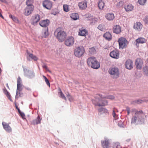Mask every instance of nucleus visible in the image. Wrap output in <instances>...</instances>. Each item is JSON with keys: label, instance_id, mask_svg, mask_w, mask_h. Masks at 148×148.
Segmentation results:
<instances>
[{"label": "nucleus", "instance_id": "nucleus-1", "mask_svg": "<svg viewBox=\"0 0 148 148\" xmlns=\"http://www.w3.org/2000/svg\"><path fill=\"white\" fill-rule=\"evenodd\" d=\"M105 98L112 99H114V97L111 95L105 96L101 94L97 95L95 97L94 99H92V103L95 106H105L108 104L107 101L105 99Z\"/></svg>", "mask_w": 148, "mask_h": 148}, {"label": "nucleus", "instance_id": "nucleus-2", "mask_svg": "<svg viewBox=\"0 0 148 148\" xmlns=\"http://www.w3.org/2000/svg\"><path fill=\"white\" fill-rule=\"evenodd\" d=\"M134 110L135 113L132 118L131 123L135 125L143 124L145 122L144 116L146 118L147 116L145 115L142 110L139 111L136 110L135 109Z\"/></svg>", "mask_w": 148, "mask_h": 148}, {"label": "nucleus", "instance_id": "nucleus-3", "mask_svg": "<svg viewBox=\"0 0 148 148\" xmlns=\"http://www.w3.org/2000/svg\"><path fill=\"white\" fill-rule=\"evenodd\" d=\"M87 62L89 66L95 69H98L100 67L99 62L94 57L89 58L87 60Z\"/></svg>", "mask_w": 148, "mask_h": 148}, {"label": "nucleus", "instance_id": "nucleus-4", "mask_svg": "<svg viewBox=\"0 0 148 148\" xmlns=\"http://www.w3.org/2000/svg\"><path fill=\"white\" fill-rule=\"evenodd\" d=\"M108 72L111 77L113 79H117L119 77V69L117 67L110 68Z\"/></svg>", "mask_w": 148, "mask_h": 148}, {"label": "nucleus", "instance_id": "nucleus-5", "mask_svg": "<svg viewBox=\"0 0 148 148\" xmlns=\"http://www.w3.org/2000/svg\"><path fill=\"white\" fill-rule=\"evenodd\" d=\"M54 35L60 42L64 41L66 36V33L64 31L56 30L55 31Z\"/></svg>", "mask_w": 148, "mask_h": 148}, {"label": "nucleus", "instance_id": "nucleus-6", "mask_svg": "<svg viewBox=\"0 0 148 148\" xmlns=\"http://www.w3.org/2000/svg\"><path fill=\"white\" fill-rule=\"evenodd\" d=\"M85 50L84 47L81 46L76 48L74 51V54L75 56L80 58L84 53Z\"/></svg>", "mask_w": 148, "mask_h": 148}, {"label": "nucleus", "instance_id": "nucleus-7", "mask_svg": "<svg viewBox=\"0 0 148 148\" xmlns=\"http://www.w3.org/2000/svg\"><path fill=\"white\" fill-rule=\"evenodd\" d=\"M118 42L120 49H122L126 47L127 41L125 38L122 37L120 38L119 39Z\"/></svg>", "mask_w": 148, "mask_h": 148}, {"label": "nucleus", "instance_id": "nucleus-8", "mask_svg": "<svg viewBox=\"0 0 148 148\" xmlns=\"http://www.w3.org/2000/svg\"><path fill=\"white\" fill-rule=\"evenodd\" d=\"M23 69L24 75L25 76L30 79L33 78L34 77L35 73L33 71L29 70L24 68Z\"/></svg>", "mask_w": 148, "mask_h": 148}, {"label": "nucleus", "instance_id": "nucleus-9", "mask_svg": "<svg viewBox=\"0 0 148 148\" xmlns=\"http://www.w3.org/2000/svg\"><path fill=\"white\" fill-rule=\"evenodd\" d=\"M74 42V38L72 36L68 37L65 40V45L68 47L72 46Z\"/></svg>", "mask_w": 148, "mask_h": 148}, {"label": "nucleus", "instance_id": "nucleus-10", "mask_svg": "<svg viewBox=\"0 0 148 148\" xmlns=\"http://www.w3.org/2000/svg\"><path fill=\"white\" fill-rule=\"evenodd\" d=\"M40 16L38 14H36L32 16L31 19L32 24L35 25L40 19Z\"/></svg>", "mask_w": 148, "mask_h": 148}, {"label": "nucleus", "instance_id": "nucleus-11", "mask_svg": "<svg viewBox=\"0 0 148 148\" xmlns=\"http://www.w3.org/2000/svg\"><path fill=\"white\" fill-rule=\"evenodd\" d=\"M34 10L33 6H28L25 9L24 11V14L28 16Z\"/></svg>", "mask_w": 148, "mask_h": 148}, {"label": "nucleus", "instance_id": "nucleus-12", "mask_svg": "<svg viewBox=\"0 0 148 148\" xmlns=\"http://www.w3.org/2000/svg\"><path fill=\"white\" fill-rule=\"evenodd\" d=\"M43 6L49 10H50L51 8L52 4L51 1L49 0H45L43 3Z\"/></svg>", "mask_w": 148, "mask_h": 148}, {"label": "nucleus", "instance_id": "nucleus-13", "mask_svg": "<svg viewBox=\"0 0 148 148\" xmlns=\"http://www.w3.org/2000/svg\"><path fill=\"white\" fill-rule=\"evenodd\" d=\"M143 64V60L140 58H138L136 60L135 65L138 69H142Z\"/></svg>", "mask_w": 148, "mask_h": 148}, {"label": "nucleus", "instance_id": "nucleus-14", "mask_svg": "<svg viewBox=\"0 0 148 148\" xmlns=\"http://www.w3.org/2000/svg\"><path fill=\"white\" fill-rule=\"evenodd\" d=\"M125 68L129 70H131L133 68V62L132 60H127L125 63Z\"/></svg>", "mask_w": 148, "mask_h": 148}, {"label": "nucleus", "instance_id": "nucleus-15", "mask_svg": "<svg viewBox=\"0 0 148 148\" xmlns=\"http://www.w3.org/2000/svg\"><path fill=\"white\" fill-rule=\"evenodd\" d=\"M50 21L49 20L46 19L41 20L39 22L40 25L42 27H47L49 25Z\"/></svg>", "mask_w": 148, "mask_h": 148}, {"label": "nucleus", "instance_id": "nucleus-16", "mask_svg": "<svg viewBox=\"0 0 148 148\" xmlns=\"http://www.w3.org/2000/svg\"><path fill=\"white\" fill-rule=\"evenodd\" d=\"M87 20L91 25H93L97 21L95 17L90 14L87 18Z\"/></svg>", "mask_w": 148, "mask_h": 148}, {"label": "nucleus", "instance_id": "nucleus-17", "mask_svg": "<svg viewBox=\"0 0 148 148\" xmlns=\"http://www.w3.org/2000/svg\"><path fill=\"white\" fill-rule=\"evenodd\" d=\"M110 55L112 58L118 59L119 58V53L118 51L114 50L110 53Z\"/></svg>", "mask_w": 148, "mask_h": 148}, {"label": "nucleus", "instance_id": "nucleus-18", "mask_svg": "<svg viewBox=\"0 0 148 148\" xmlns=\"http://www.w3.org/2000/svg\"><path fill=\"white\" fill-rule=\"evenodd\" d=\"M22 85L20 84L19 87L18 88V85H17V89L16 90V93L15 96V98L17 99L19 97H21V94L20 93V92L22 90Z\"/></svg>", "mask_w": 148, "mask_h": 148}, {"label": "nucleus", "instance_id": "nucleus-19", "mask_svg": "<svg viewBox=\"0 0 148 148\" xmlns=\"http://www.w3.org/2000/svg\"><path fill=\"white\" fill-rule=\"evenodd\" d=\"M2 124L4 129L8 132H10L12 131V129L9 125L7 123L3 122Z\"/></svg>", "mask_w": 148, "mask_h": 148}, {"label": "nucleus", "instance_id": "nucleus-20", "mask_svg": "<svg viewBox=\"0 0 148 148\" xmlns=\"http://www.w3.org/2000/svg\"><path fill=\"white\" fill-rule=\"evenodd\" d=\"M41 120L42 118H40V116L38 115L36 118L33 120L31 122V124L33 125H35L40 124Z\"/></svg>", "mask_w": 148, "mask_h": 148}, {"label": "nucleus", "instance_id": "nucleus-21", "mask_svg": "<svg viewBox=\"0 0 148 148\" xmlns=\"http://www.w3.org/2000/svg\"><path fill=\"white\" fill-rule=\"evenodd\" d=\"M105 17L108 21H112L114 18V14L112 13H108L106 14Z\"/></svg>", "mask_w": 148, "mask_h": 148}, {"label": "nucleus", "instance_id": "nucleus-22", "mask_svg": "<svg viewBox=\"0 0 148 148\" xmlns=\"http://www.w3.org/2000/svg\"><path fill=\"white\" fill-rule=\"evenodd\" d=\"M143 25L140 22H137L135 23L134 25V28L136 30L139 31L142 28Z\"/></svg>", "mask_w": 148, "mask_h": 148}, {"label": "nucleus", "instance_id": "nucleus-23", "mask_svg": "<svg viewBox=\"0 0 148 148\" xmlns=\"http://www.w3.org/2000/svg\"><path fill=\"white\" fill-rule=\"evenodd\" d=\"M101 142L103 148H108L109 143L108 139L106 138L104 140H101Z\"/></svg>", "mask_w": 148, "mask_h": 148}, {"label": "nucleus", "instance_id": "nucleus-24", "mask_svg": "<svg viewBox=\"0 0 148 148\" xmlns=\"http://www.w3.org/2000/svg\"><path fill=\"white\" fill-rule=\"evenodd\" d=\"M27 53L28 55V56L27 58V59L28 60L30 61L29 58L35 61L37 60L38 58L36 56L34 55L33 54L30 53L27 50Z\"/></svg>", "mask_w": 148, "mask_h": 148}, {"label": "nucleus", "instance_id": "nucleus-25", "mask_svg": "<svg viewBox=\"0 0 148 148\" xmlns=\"http://www.w3.org/2000/svg\"><path fill=\"white\" fill-rule=\"evenodd\" d=\"M113 32L114 33L116 34L120 33L121 32V28L119 25H116L114 27L113 29Z\"/></svg>", "mask_w": 148, "mask_h": 148}, {"label": "nucleus", "instance_id": "nucleus-26", "mask_svg": "<svg viewBox=\"0 0 148 148\" xmlns=\"http://www.w3.org/2000/svg\"><path fill=\"white\" fill-rule=\"evenodd\" d=\"M99 114L100 115L105 114H108L109 112L108 110L106 108H101L98 109Z\"/></svg>", "mask_w": 148, "mask_h": 148}, {"label": "nucleus", "instance_id": "nucleus-27", "mask_svg": "<svg viewBox=\"0 0 148 148\" xmlns=\"http://www.w3.org/2000/svg\"><path fill=\"white\" fill-rule=\"evenodd\" d=\"M78 6L80 9H85L87 7V2L86 1L80 2L78 4Z\"/></svg>", "mask_w": 148, "mask_h": 148}, {"label": "nucleus", "instance_id": "nucleus-28", "mask_svg": "<svg viewBox=\"0 0 148 148\" xmlns=\"http://www.w3.org/2000/svg\"><path fill=\"white\" fill-rule=\"evenodd\" d=\"M133 6L130 4H126L124 6V8L126 11H132L133 9Z\"/></svg>", "mask_w": 148, "mask_h": 148}, {"label": "nucleus", "instance_id": "nucleus-29", "mask_svg": "<svg viewBox=\"0 0 148 148\" xmlns=\"http://www.w3.org/2000/svg\"><path fill=\"white\" fill-rule=\"evenodd\" d=\"M103 37L106 40H111L112 39V36L110 33L108 32L105 33L103 35Z\"/></svg>", "mask_w": 148, "mask_h": 148}, {"label": "nucleus", "instance_id": "nucleus-30", "mask_svg": "<svg viewBox=\"0 0 148 148\" xmlns=\"http://www.w3.org/2000/svg\"><path fill=\"white\" fill-rule=\"evenodd\" d=\"M98 5L99 9L101 10H103L105 5V3L104 1L102 0L99 1L98 3Z\"/></svg>", "mask_w": 148, "mask_h": 148}, {"label": "nucleus", "instance_id": "nucleus-31", "mask_svg": "<svg viewBox=\"0 0 148 148\" xmlns=\"http://www.w3.org/2000/svg\"><path fill=\"white\" fill-rule=\"evenodd\" d=\"M3 91L5 95L10 101H12V100L11 98V96L10 93L5 88H4L3 89Z\"/></svg>", "mask_w": 148, "mask_h": 148}, {"label": "nucleus", "instance_id": "nucleus-32", "mask_svg": "<svg viewBox=\"0 0 148 148\" xmlns=\"http://www.w3.org/2000/svg\"><path fill=\"white\" fill-rule=\"evenodd\" d=\"M87 33V31L86 30V29H82V30H80L79 34L82 36H85Z\"/></svg>", "mask_w": 148, "mask_h": 148}, {"label": "nucleus", "instance_id": "nucleus-33", "mask_svg": "<svg viewBox=\"0 0 148 148\" xmlns=\"http://www.w3.org/2000/svg\"><path fill=\"white\" fill-rule=\"evenodd\" d=\"M71 18L74 20H76L79 18V16L78 14L76 13H73L70 16Z\"/></svg>", "mask_w": 148, "mask_h": 148}, {"label": "nucleus", "instance_id": "nucleus-34", "mask_svg": "<svg viewBox=\"0 0 148 148\" xmlns=\"http://www.w3.org/2000/svg\"><path fill=\"white\" fill-rule=\"evenodd\" d=\"M145 38H138L136 40V41L137 42L139 43H143L145 42Z\"/></svg>", "mask_w": 148, "mask_h": 148}, {"label": "nucleus", "instance_id": "nucleus-35", "mask_svg": "<svg viewBox=\"0 0 148 148\" xmlns=\"http://www.w3.org/2000/svg\"><path fill=\"white\" fill-rule=\"evenodd\" d=\"M9 17L11 18L12 20L16 23L18 22V19L15 17L14 16L12 15V14H10L9 15Z\"/></svg>", "mask_w": 148, "mask_h": 148}, {"label": "nucleus", "instance_id": "nucleus-36", "mask_svg": "<svg viewBox=\"0 0 148 148\" xmlns=\"http://www.w3.org/2000/svg\"><path fill=\"white\" fill-rule=\"evenodd\" d=\"M48 27H47L46 29L44 31V33L43 34V37L46 38L49 36V33L48 32Z\"/></svg>", "mask_w": 148, "mask_h": 148}, {"label": "nucleus", "instance_id": "nucleus-37", "mask_svg": "<svg viewBox=\"0 0 148 148\" xmlns=\"http://www.w3.org/2000/svg\"><path fill=\"white\" fill-rule=\"evenodd\" d=\"M98 28L101 31H103L105 29V26L104 24H100L98 27Z\"/></svg>", "mask_w": 148, "mask_h": 148}, {"label": "nucleus", "instance_id": "nucleus-38", "mask_svg": "<svg viewBox=\"0 0 148 148\" xmlns=\"http://www.w3.org/2000/svg\"><path fill=\"white\" fill-rule=\"evenodd\" d=\"M59 93H60V97H61L62 98V99H64L65 100H66V97H65L64 95L62 93L61 89L60 88L59 89Z\"/></svg>", "mask_w": 148, "mask_h": 148}, {"label": "nucleus", "instance_id": "nucleus-39", "mask_svg": "<svg viewBox=\"0 0 148 148\" xmlns=\"http://www.w3.org/2000/svg\"><path fill=\"white\" fill-rule=\"evenodd\" d=\"M89 51L90 53L93 54L95 53L96 50L95 48L94 47H91L89 49Z\"/></svg>", "mask_w": 148, "mask_h": 148}, {"label": "nucleus", "instance_id": "nucleus-40", "mask_svg": "<svg viewBox=\"0 0 148 148\" xmlns=\"http://www.w3.org/2000/svg\"><path fill=\"white\" fill-rule=\"evenodd\" d=\"M146 1L147 0H138V2L140 5H144Z\"/></svg>", "mask_w": 148, "mask_h": 148}, {"label": "nucleus", "instance_id": "nucleus-41", "mask_svg": "<svg viewBox=\"0 0 148 148\" xmlns=\"http://www.w3.org/2000/svg\"><path fill=\"white\" fill-rule=\"evenodd\" d=\"M123 2L122 1H121L117 3L116 6L117 8H120L123 5Z\"/></svg>", "mask_w": 148, "mask_h": 148}, {"label": "nucleus", "instance_id": "nucleus-42", "mask_svg": "<svg viewBox=\"0 0 148 148\" xmlns=\"http://www.w3.org/2000/svg\"><path fill=\"white\" fill-rule=\"evenodd\" d=\"M43 76L44 78V79L45 80V81L46 82V84H47V85L48 86H49L50 87V83H49V82L48 79L46 77H45V76L43 75Z\"/></svg>", "mask_w": 148, "mask_h": 148}, {"label": "nucleus", "instance_id": "nucleus-43", "mask_svg": "<svg viewBox=\"0 0 148 148\" xmlns=\"http://www.w3.org/2000/svg\"><path fill=\"white\" fill-rule=\"evenodd\" d=\"M33 1V0H27L26 1V4L27 5V6H33L32 5V3Z\"/></svg>", "mask_w": 148, "mask_h": 148}, {"label": "nucleus", "instance_id": "nucleus-44", "mask_svg": "<svg viewBox=\"0 0 148 148\" xmlns=\"http://www.w3.org/2000/svg\"><path fill=\"white\" fill-rule=\"evenodd\" d=\"M21 83L22 82L21 78L19 77H18V78L17 81V85H18V88L19 87V86L20 85V84H21Z\"/></svg>", "mask_w": 148, "mask_h": 148}, {"label": "nucleus", "instance_id": "nucleus-45", "mask_svg": "<svg viewBox=\"0 0 148 148\" xmlns=\"http://www.w3.org/2000/svg\"><path fill=\"white\" fill-rule=\"evenodd\" d=\"M118 126L120 127H122V128L124 127L123 123L121 121H119L118 123Z\"/></svg>", "mask_w": 148, "mask_h": 148}, {"label": "nucleus", "instance_id": "nucleus-46", "mask_svg": "<svg viewBox=\"0 0 148 148\" xmlns=\"http://www.w3.org/2000/svg\"><path fill=\"white\" fill-rule=\"evenodd\" d=\"M63 9L64 11L67 12L69 11L68 6L67 5H63Z\"/></svg>", "mask_w": 148, "mask_h": 148}, {"label": "nucleus", "instance_id": "nucleus-47", "mask_svg": "<svg viewBox=\"0 0 148 148\" xmlns=\"http://www.w3.org/2000/svg\"><path fill=\"white\" fill-rule=\"evenodd\" d=\"M143 101L140 99H138L134 101L133 102L138 104L141 103Z\"/></svg>", "mask_w": 148, "mask_h": 148}, {"label": "nucleus", "instance_id": "nucleus-48", "mask_svg": "<svg viewBox=\"0 0 148 148\" xmlns=\"http://www.w3.org/2000/svg\"><path fill=\"white\" fill-rule=\"evenodd\" d=\"M19 114L23 119H25V115L24 113L21 112Z\"/></svg>", "mask_w": 148, "mask_h": 148}, {"label": "nucleus", "instance_id": "nucleus-49", "mask_svg": "<svg viewBox=\"0 0 148 148\" xmlns=\"http://www.w3.org/2000/svg\"><path fill=\"white\" fill-rule=\"evenodd\" d=\"M144 21L146 24H148V16L145 17Z\"/></svg>", "mask_w": 148, "mask_h": 148}, {"label": "nucleus", "instance_id": "nucleus-50", "mask_svg": "<svg viewBox=\"0 0 148 148\" xmlns=\"http://www.w3.org/2000/svg\"><path fill=\"white\" fill-rule=\"evenodd\" d=\"M42 67L44 68V69H45L47 71V70H48V71L49 72H50L51 71H49L48 69V68H47V66L45 64H44L42 66Z\"/></svg>", "mask_w": 148, "mask_h": 148}, {"label": "nucleus", "instance_id": "nucleus-51", "mask_svg": "<svg viewBox=\"0 0 148 148\" xmlns=\"http://www.w3.org/2000/svg\"><path fill=\"white\" fill-rule=\"evenodd\" d=\"M127 112V115H129L130 112V109L128 107L126 108V110Z\"/></svg>", "mask_w": 148, "mask_h": 148}, {"label": "nucleus", "instance_id": "nucleus-52", "mask_svg": "<svg viewBox=\"0 0 148 148\" xmlns=\"http://www.w3.org/2000/svg\"><path fill=\"white\" fill-rule=\"evenodd\" d=\"M112 115H113V116L114 117V118L115 119L116 114L115 113V111L114 110H113Z\"/></svg>", "mask_w": 148, "mask_h": 148}, {"label": "nucleus", "instance_id": "nucleus-53", "mask_svg": "<svg viewBox=\"0 0 148 148\" xmlns=\"http://www.w3.org/2000/svg\"><path fill=\"white\" fill-rule=\"evenodd\" d=\"M68 99L69 101H72L73 100V97L71 96L68 97Z\"/></svg>", "mask_w": 148, "mask_h": 148}, {"label": "nucleus", "instance_id": "nucleus-54", "mask_svg": "<svg viewBox=\"0 0 148 148\" xmlns=\"http://www.w3.org/2000/svg\"><path fill=\"white\" fill-rule=\"evenodd\" d=\"M51 14H53L54 15H56L57 14V13L56 12H54L53 10H52L51 12Z\"/></svg>", "mask_w": 148, "mask_h": 148}, {"label": "nucleus", "instance_id": "nucleus-55", "mask_svg": "<svg viewBox=\"0 0 148 148\" xmlns=\"http://www.w3.org/2000/svg\"><path fill=\"white\" fill-rule=\"evenodd\" d=\"M25 88L28 90L30 91L31 90V89L28 87H26Z\"/></svg>", "mask_w": 148, "mask_h": 148}, {"label": "nucleus", "instance_id": "nucleus-56", "mask_svg": "<svg viewBox=\"0 0 148 148\" xmlns=\"http://www.w3.org/2000/svg\"><path fill=\"white\" fill-rule=\"evenodd\" d=\"M116 147V148H121V147L120 145H117Z\"/></svg>", "mask_w": 148, "mask_h": 148}, {"label": "nucleus", "instance_id": "nucleus-57", "mask_svg": "<svg viewBox=\"0 0 148 148\" xmlns=\"http://www.w3.org/2000/svg\"><path fill=\"white\" fill-rule=\"evenodd\" d=\"M17 110L19 113H21V111L20 110L19 108Z\"/></svg>", "mask_w": 148, "mask_h": 148}, {"label": "nucleus", "instance_id": "nucleus-58", "mask_svg": "<svg viewBox=\"0 0 148 148\" xmlns=\"http://www.w3.org/2000/svg\"><path fill=\"white\" fill-rule=\"evenodd\" d=\"M66 96L68 97H69L70 96H71L70 95V94L69 93H68V94H67L66 95Z\"/></svg>", "mask_w": 148, "mask_h": 148}, {"label": "nucleus", "instance_id": "nucleus-59", "mask_svg": "<svg viewBox=\"0 0 148 148\" xmlns=\"http://www.w3.org/2000/svg\"><path fill=\"white\" fill-rule=\"evenodd\" d=\"M0 1L3 2H5L6 1V0H0Z\"/></svg>", "mask_w": 148, "mask_h": 148}, {"label": "nucleus", "instance_id": "nucleus-60", "mask_svg": "<svg viewBox=\"0 0 148 148\" xmlns=\"http://www.w3.org/2000/svg\"><path fill=\"white\" fill-rule=\"evenodd\" d=\"M136 45L137 46V47H138V46H139V43H138V42H136Z\"/></svg>", "mask_w": 148, "mask_h": 148}, {"label": "nucleus", "instance_id": "nucleus-61", "mask_svg": "<svg viewBox=\"0 0 148 148\" xmlns=\"http://www.w3.org/2000/svg\"><path fill=\"white\" fill-rule=\"evenodd\" d=\"M0 16L2 18H3V16L1 14H0Z\"/></svg>", "mask_w": 148, "mask_h": 148}, {"label": "nucleus", "instance_id": "nucleus-62", "mask_svg": "<svg viewBox=\"0 0 148 148\" xmlns=\"http://www.w3.org/2000/svg\"><path fill=\"white\" fill-rule=\"evenodd\" d=\"M6 86H7V87L8 88H9V86H8V84H6Z\"/></svg>", "mask_w": 148, "mask_h": 148}, {"label": "nucleus", "instance_id": "nucleus-63", "mask_svg": "<svg viewBox=\"0 0 148 148\" xmlns=\"http://www.w3.org/2000/svg\"><path fill=\"white\" fill-rule=\"evenodd\" d=\"M16 108L17 109H18V107H17V106L16 107Z\"/></svg>", "mask_w": 148, "mask_h": 148}, {"label": "nucleus", "instance_id": "nucleus-64", "mask_svg": "<svg viewBox=\"0 0 148 148\" xmlns=\"http://www.w3.org/2000/svg\"><path fill=\"white\" fill-rule=\"evenodd\" d=\"M115 110H116V111L118 112L117 110V109H115Z\"/></svg>", "mask_w": 148, "mask_h": 148}]
</instances>
